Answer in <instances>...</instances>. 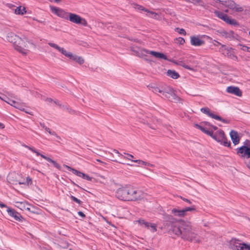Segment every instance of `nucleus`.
Masks as SVG:
<instances>
[{"mask_svg": "<svg viewBox=\"0 0 250 250\" xmlns=\"http://www.w3.org/2000/svg\"><path fill=\"white\" fill-rule=\"evenodd\" d=\"M164 229L171 235H175L184 240L195 243L201 242L200 237L195 232V230L189 222L178 223L174 221L171 215L165 217Z\"/></svg>", "mask_w": 250, "mask_h": 250, "instance_id": "1", "label": "nucleus"}, {"mask_svg": "<svg viewBox=\"0 0 250 250\" xmlns=\"http://www.w3.org/2000/svg\"><path fill=\"white\" fill-rule=\"evenodd\" d=\"M127 201H136L144 198V192L137 188L128 187Z\"/></svg>", "mask_w": 250, "mask_h": 250, "instance_id": "2", "label": "nucleus"}, {"mask_svg": "<svg viewBox=\"0 0 250 250\" xmlns=\"http://www.w3.org/2000/svg\"><path fill=\"white\" fill-rule=\"evenodd\" d=\"M238 239L232 238L229 242V248L233 250H250V245L240 243Z\"/></svg>", "mask_w": 250, "mask_h": 250, "instance_id": "3", "label": "nucleus"}, {"mask_svg": "<svg viewBox=\"0 0 250 250\" xmlns=\"http://www.w3.org/2000/svg\"><path fill=\"white\" fill-rule=\"evenodd\" d=\"M27 39H22L19 37L14 46L15 49L23 55H26L29 52L27 48Z\"/></svg>", "mask_w": 250, "mask_h": 250, "instance_id": "4", "label": "nucleus"}, {"mask_svg": "<svg viewBox=\"0 0 250 250\" xmlns=\"http://www.w3.org/2000/svg\"><path fill=\"white\" fill-rule=\"evenodd\" d=\"M214 14L227 23L234 26H238L239 23L235 19L230 18L226 14L219 11H215Z\"/></svg>", "mask_w": 250, "mask_h": 250, "instance_id": "5", "label": "nucleus"}, {"mask_svg": "<svg viewBox=\"0 0 250 250\" xmlns=\"http://www.w3.org/2000/svg\"><path fill=\"white\" fill-rule=\"evenodd\" d=\"M245 145H247L245 143ZM236 154L241 158H250V147L244 145L236 148Z\"/></svg>", "mask_w": 250, "mask_h": 250, "instance_id": "6", "label": "nucleus"}, {"mask_svg": "<svg viewBox=\"0 0 250 250\" xmlns=\"http://www.w3.org/2000/svg\"><path fill=\"white\" fill-rule=\"evenodd\" d=\"M200 110L202 112L204 113V114H207L209 117H210L214 119L221 121L223 123H225V124H228L229 123V122L228 120H227L225 119H223L221 117H220L218 115H215L214 113H212L211 112L210 109L209 108H208V107L201 108Z\"/></svg>", "mask_w": 250, "mask_h": 250, "instance_id": "7", "label": "nucleus"}, {"mask_svg": "<svg viewBox=\"0 0 250 250\" xmlns=\"http://www.w3.org/2000/svg\"><path fill=\"white\" fill-rule=\"evenodd\" d=\"M51 11L57 16L65 20H68V12H66L63 9L53 6H50Z\"/></svg>", "mask_w": 250, "mask_h": 250, "instance_id": "8", "label": "nucleus"}, {"mask_svg": "<svg viewBox=\"0 0 250 250\" xmlns=\"http://www.w3.org/2000/svg\"><path fill=\"white\" fill-rule=\"evenodd\" d=\"M128 193V187H123L117 189L116 196L120 200L127 201Z\"/></svg>", "mask_w": 250, "mask_h": 250, "instance_id": "9", "label": "nucleus"}, {"mask_svg": "<svg viewBox=\"0 0 250 250\" xmlns=\"http://www.w3.org/2000/svg\"><path fill=\"white\" fill-rule=\"evenodd\" d=\"M130 50L133 52V54L140 58H144L147 56V50L138 47L137 46H131Z\"/></svg>", "mask_w": 250, "mask_h": 250, "instance_id": "10", "label": "nucleus"}, {"mask_svg": "<svg viewBox=\"0 0 250 250\" xmlns=\"http://www.w3.org/2000/svg\"><path fill=\"white\" fill-rule=\"evenodd\" d=\"M218 33L223 37H225L226 39L232 40L238 37L237 34H235L232 30H230L227 32L224 30H221L217 31Z\"/></svg>", "mask_w": 250, "mask_h": 250, "instance_id": "11", "label": "nucleus"}, {"mask_svg": "<svg viewBox=\"0 0 250 250\" xmlns=\"http://www.w3.org/2000/svg\"><path fill=\"white\" fill-rule=\"evenodd\" d=\"M7 211L8 214L10 216L13 217L16 221H22V219H23V218L20 214V213L16 211L14 209L7 208Z\"/></svg>", "mask_w": 250, "mask_h": 250, "instance_id": "12", "label": "nucleus"}, {"mask_svg": "<svg viewBox=\"0 0 250 250\" xmlns=\"http://www.w3.org/2000/svg\"><path fill=\"white\" fill-rule=\"evenodd\" d=\"M227 92L239 97L242 95V92L239 88L234 86H228L227 88Z\"/></svg>", "mask_w": 250, "mask_h": 250, "instance_id": "13", "label": "nucleus"}, {"mask_svg": "<svg viewBox=\"0 0 250 250\" xmlns=\"http://www.w3.org/2000/svg\"><path fill=\"white\" fill-rule=\"evenodd\" d=\"M222 53L224 54L225 56H227L232 60L234 61H237L238 60L237 57L234 54L231 48L228 49L226 48L225 47L223 49V52Z\"/></svg>", "mask_w": 250, "mask_h": 250, "instance_id": "14", "label": "nucleus"}, {"mask_svg": "<svg viewBox=\"0 0 250 250\" xmlns=\"http://www.w3.org/2000/svg\"><path fill=\"white\" fill-rule=\"evenodd\" d=\"M194 126L198 129L201 130L204 133L208 135V136H210L214 139V137L215 136V133H213V132L212 130H210V128H209L208 129H207L206 127L203 126L202 125H199L197 124H195L194 125Z\"/></svg>", "mask_w": 250, "mask_h": 250, "instance_id": "15", "label": "nucleus"}, {"mask_svg": "<svg viewBox=\"0 0 250 250\" xmlns=\"http://www.w3.org/2000/svg\"><path fill=\"white\" fill-rule=\"evenodd\" d=\"M68 19L73 23L80 24L83 20V18L80 16L73 13H69Z\"/></svg>", "mask_w": 250, "mask_h": 250, "instance_id": "16", "label": "nucleus"}, {"mask_svg": "<svg viewBox=\"0 0 250 250\" xmlns=\"http://www.w3.org/2000/svg\"><path fill=\"white\" fill-rule=\"evenodd\" d=\"M7 104H10L16 108L19 109L21 111H24L26 113L31 114L28 112L25 111L24 108V105L23 103H20L14 100H9V102H7Z\"/></svg>", "mask_w": 250, "mask_h": 250, "instance_id": "17", "label": "nucleus"}, {"mask_svg": "<svg viewBox=\"0 0 250 250\" xmlns=\"http://www.w3.org/2000/svg\"><path fill=\"white\" fill-rule=\"evenodd\" d=\"M190 43L192 45L199 46L204 45L205 42L203 40H200L197 37L191 36L190 37Z\"/></svg>", "mask_w": 250, "mask_h": 250, "instance_id": "18", "label": "nucleus"}, {"mask_svg": "<svg viewBox=\"0 0 250 250\" xmlns=\"http://www.w3.org/2000/svg\"><path fill=\"white\" fill-rule=\"evenodd\" d=\"M229 135L234 145H236L239 143L240 138L237 131L232 130L230 132Z\"/></svg>", "mask_w": 250, "mask_h": 250, "instance_id": "19", "label": "nucleus"}, {"mask_svg": "<svg viewBox=\"0 0 250 250\" xmlns=\"http://www.w3.org/2000/svg\"><path fill=\"white\" fill-rule=\"evenodd\" d=\"M213 137L215 140L220 143L222 141H223L226 136L224 131L223 130L220 129L215 132V136Z\"/></svg>", "mask_w": 250, "mask_h": 250, "instance_id": "20", "label": "nucleus"}, {"mask_svg": "<svg viewBox=\"0 0 250 250\" xmlns=\"http://www.w3.org/2000/svg\"><path fill=\"white\" fill-rule=\"evenodd\" d=\"M147 54H151L156 58L164 59L165 60H167V56L162 53L147 50Z\"/></svg>", "mask_w": 250, "mask_h": 250, "instance_id": "21", "label": "nucleus"}, {"mask_svg": "<svg viewBox=\"0 0 250 250\" xmlns=\"http://www.w3.org/2000/svg\"><path fill=\"white\" fill-rule=\"evenodd\" d=\"M19 37L15 34L11 32L7 34V40L9 42L12 43L14 46Z\"/></svg>", "mask_w": 250, "mask_h": 250, "instance_id": "22", "label": "nucleus"}, {"mask_svg": "<svg viewBox=\"0 0 250 250\" xmlns=\"http://www.w3.org/2000/svg\"><path fill=\"white\" fill-rule=\"evenodd\" d=\"M17 174L15 173H10L7 177V181L11 184H19V181L16 180Z\"/></svg>", "mask_w": 250, "mask_h": 250, "instance_id": "23", "label": "nucleus"}, {"mask_svg": "<svg viewBox=\"0 0 250 250\" xmlns=\"http://www.w3.org/2000/svg\"><path fill=\"white\" fill-rule=\"evenodd\" d=\"M146 16L149 17V18L160 21L161 20V17L160 15L156 12H154L153 11H150L147 9V10H146Z\"/></svg>", "mask_w": 250, "mask_h": 250, "instance_id": "24", "label": "nucleus"}, {"mask_svg": "<svg viewBox=\"0 0 250 250\" xmlns=\"http://www.w3.org/2000/svg\"><path fill=\"white\" fill-rule=\"evenodd\" d=\"M147 87L154 93H157L158 92L162 94V87H158L154 84H150L147 86Z\"/></svg>", "mask_w": 250, "mask_h": 250, "instance_id": "25", "label": "nucleus"}, {"mask_svg": "<svg viewBox=\"0 0 250 250\" xmlns=\"http://www.w3.org/2000/svg\"><path fill=\"white\" fill-rule=\"evenodd\" d=\"M171 212L173 214H174V215L179 217L184 216L186 214L185 208H183L181 210L174 208L172 210Z\"/></svg>", "mask_w": 250, "mask_h": 250, "instance_id": "26", "label": "nucleus"}, {"mask_svg": "<svg viewBox=\"0 0 250 250\" xmlns=\"http://www.w3.org/2000/svg\"><path fill=\"white\" fill-rule=\"evenodd\" d=\"M167 75L172 79H177L180 77V75L175 70L169 69L167 71Z\"/></svg>", "mask_w": 250, "mask_h": 250, "instance_id": "27", "label": "nucleus"}, {"mask_svg": "<svg viewBox=\"0 0 250 250\" xmlns=\"http://www.w3.org/2000/svg\"><path fill=\"white\" fill-rule=\"evenodd\" d=\"M42 158L47 161L48 162L51 163L54 167L57 168V169L60 170L61 169V166L60 164L57 163L56 161H54L53 160L51 159L49 157H48L46 156H42Z\"/></svg>", "mask_w": 250, "mask_h": 250, "instance_id": "28", "label": "nucleus"}, {"mask_svg": "<svg viewBox=\"0 0 250 250\" xmlns=\"http://www.w3.org/2000/svg\"><path fill=\"white\" fill-rule=\"evenodd\" d=\"M173 90V89L171 87L165 85V86L162 87V95H164L166 94H169V93H171Z\"/></svg>", "mask_w": 250, "mask_h": 250, "instance_id": "29", "label": "nucleus"}, {"mask_svg": "<svg viewBox=\"0 0 250 250\" xmlns=\"http://www.w3.org/2000/svg\"><path fill=\"white\" fill-rule=\"evenodd\" d=\"M70 59L76 61L80 64H82L84 62V60L82 57L78 56L76 55H73V54L72 57H71Z\"/></svg>", "mask_w": 250, "mask_h": 250, "instance_id": "30", "label": "nucleus"}, {"mask_svg": "<svg viewBox=\"0 0 250 250\" xmlns=\"http://www.w3.org/2000/svg\"><path fill=\"white\" fill-rule=\"evenodd\" d=\"M172 94L169 99V101L174 102H177L180 100V98L178 97L174 92V90L171 93Z\"/></svg>", "mask_w": 250, "mask_h": 250, "instance_id": "31", "label": "nucleus"}, {"mask_svg": "<svg viewBox=\"0 0 250 250\" xmlns=\"http://www.w3.org/2000/svg\"><path fill=\"white\" fill-rule=\"evenodd\" d=\"M65 167H66V168H67L68 170H69V171L72 172L73 173H74V174H75L76 175L79 176V177H81V174H82V173L81 172L74 169V168H73L68 166H65Z\"/></svg>", "mask_w": 250, "mask_h": 250, "instance_id": "32", "label": "nucleus"}, {"mask_svg": "<svg viewBox=\"0 0 250 250\" xmlns=\"http://www.w3.org/2000/svg\"><path fill=\"white\" fill-rule=\"evenodd\" d=\"M132 7L137 10H140V11H144L146 12V10H147V9L144 6L139 5L137 3H132Z\"/></svg>", "mask_w": 250, "mask_h": 250, "instance_id": "33", "label": "nucleus"}, {"mask_svg": "<svg viewBox=\"0 0 250 250\" xmlns=\"http://www.w3.org/2000/svg\"><path fill=\"white\" fill-rule=\"evenodd\" d=\"M60 52L64 55L65 57L70 59L72 57V53L70 52L66 51L62 47Z\"/></svg>", "mask_w": 250, "mask_h": 250, "instance_id": "34", "label": "nucleus"}, {"mask_svg": "<svg viewBox=\"0 0 250 250\" xmlns=\"http://www.w3.org/2000/svg\"><path fill=\"white\" fill-rule=\"evenodd\" d=\"M220 144L223 145L225 146H227L231 148V143L229 141H228L226 137L224 138L223 141H222L221 142H220Z\"/></svg>", "mask_w": 250, "mask_h": 250, "instance_id": "35", "label": "nucleus"}, {"mask_svg": "<svg viewBox=\"0 0 250 250\" xmlns=\"http://www.w3.org/2000/svg\"><path fill=\"white\" fill-rule=\"evenodd\" d=\"M32 184V179L28 176L26 177V180L25 182H19V185H31Z\"/></svg>", "mask_w": 250, "mask_h": 250, "instance_id": "36", "label": "nucleus"}, {"mask_svg": "<svg viewBox=\"0 0 250 250\" xmlns=\"http://www.w3.org/2000/svg\"><path fill=\"white\" fill-rule=\"evenodd\" d=\"M177 64L180 66L183 67L185 68H186L188 70H193V69L189 66L187 65L184 62L179 61Z\"/></svg>", "mask_w": 250, "mask_h": 250, "instance_id": "37", "label": "nucleus"}, {"mask_svg": "<svg viewBox=\"0 0 250 250\" xmlns=\"http://www.w3.org/2000/svg\"><path fill=\"white\" fill-rule=\"evenodd\" d=\"M213 44L215 46H218L219 45H221V47L219 48V51L221 52H223V49L226 47L225 45L222 44L220 42H219L217 41L216 40H214L213 41Z\"/></svg>", "mask_w": 250, "mask_h": 250, "instance_id": "38", "label": "nucleus"}, {"mask_svg": "<svg viewBox=\"0 0 250 250\" xmlns=\"http://www.w3.org/2000/svg\"><path fill=\"white\" fill-rule=\"evenodd\" d=\"M62 107L65 109L69 113L71 114H77V112L70 108L69 106L62 105Z\"/></svg>", "mask_w": 250, "mask_h": 250, "instance_id": "39", "label": "nucleus"}, {"mask_svg": "<svg viewBox=\"0 0 250 250\" xmlns=\"http://www.w3.org/2000/svg\"><path fill=\"white\" fill-rule=\"evenodd\" d=\"M140 122L144 124H146L150 128H151L153 129H155V127L154 126L152 125L149 123V122H148V121L147 120H145L144 119H143L141 121H140Z\"/></svg>", "mask_w": 250, "mask_h": 250, "instance_id": "40", "label": "nucleus"}, {"mask_svg": "<svg viewBox=\"0 0 250 250\" xmlns=\"http://www.w3.org/2000/svg\"><path fill=\"white\" fill-rule=\"evenodd\" d=\"M44 129L47 132H48L50 135L55 136L57 138H58L59 139H61V138L59 136L57 135V134H56V133L55 131H51L50 129L48 127H45Z\"/></svg>", "mask_w": 250, "mask_h": 250, "instance_id": "41", "label": "nucleus"}, {"mask_svg": "<svg viewBox=\"0 0 250 250\" xmlns=\"http://www.w3.org/2000/svg\"><path fill=\"white\" fill-rule=\"evenodd\" d=\"M185 208L186 213L187 211H191L196 210V207L195 205H191L190 207H186Z\"/></svg>", "mask_w": 250, "mask_h": 250, "instance_id": "42", "label": "nucleus"}, {"mask_svg": "<svg viewBox=\"0 0 250 250\" xmlns=\"http://www.w3.org/2000/svg\"><path fill=\"white\" fill-rule=\"evenodd\" d=\"M80 177L83 178L84 179H86L88 181H92V179H93L92 177H90L88 175H86L83 173H82L81 176Z\"/></svg>", "mask_w": 250, "mask_h": 250, "instance_id": "43", "label": "nucleus"}, {"mask_svg": "<svg viewBox=\"0 0 250 250\" xmlns=\"http://www.w3.org/2000/svg\"><path fill=\"white\" fill-rule=\"evenodd\" d=\"M124 154L126 155L127 156L123 155L122 158H123L124 159L128 160H131L132 161L131 158H134L133 155H132V154H130L129 153H124Z\"/></svg>", "mask_w": 250, "mask_h": 250, "instance_id": "44", "label": "nucleus"}, {"mask_svg": "<svg viewBox=\"0 0 250 250\" xmlns=\"http://www.w3.org/2000/svg\"><path fill=\"white\" fill-rule=\"evenodd\" d=\"M21 6L17 7L15 9V13L16 14L23 15L24 14V12H22V11H21Z\"/></svg>", "mask_w": 250, "mask_h": 250, "instance_id": "45", "label": "nucleus"}, {"mask_svg": "<svg viewBox=\"0 0 250 250\" xmlns=\"http://www.w3.org/2000/svg\"><path fill=\"white\" fill-rule=\"evenodd\" d=\"M239 45L242 46L241 49L242 50H243L244 51H247V52H249V51H250V47H249L246 45H243L241 43L239 44Z\"/></svg>", "mask_w": 250, "mask_h": 250, "instance_id": "46", "label": "nucleus"}, {"mask_svg": "<svg viewBox=\"0 0 250 250\" xmlns=\"http://www.w3.org/2000/svg\"><path fill=\"white\" fill-rule=\"evenodd\" d=\"M70 198L74 202L78 203V204L81 205L82 204V202L75 196L71 195Z\"/></svg>", "mask_w": 250, "mask_h": 250, "instance_id": "47", "label": "nucleus"}, {"mask_svg": "<svg viewBox=\"0 0 250 250\" xmlns=\"http://www.w3.org/2000/svg\"><path fill=\"white\" fill-rule=\"evenodd\" d=\"M176 41L180 44H183L185 42L184 39L181 37L177 38Z\"/></svg>", "mask_w": 250, "mask_h": 250, "instance_id": "48", "label": "nucleus"}, {"mask_svg": "<svg viewBox=\"0 0 250 250\" xmlns=\"http://www.w3.org/2000/svg\"><path fill=\"white\" fill-rule=\"evenodd\" d=\"M149 227L151 228V231L154 232L157 231L156 225L155 224H151L149 225Z\"/></svg>", "mask_w": 250, "mask_h": 250, "instance_id": "49", "label": "nucleus"}, {"mask_svg": "<svg viewBox=\"0 0 250 250\" xmlns=\"http://www.w3.org/2000/svg\"><path fill=\"white\" fill-rule=\"evenodd\" d=\"M132 162H134L135 163H138V164H140V165H144V164H146V162L144 161H142V160H132Z\"/></svg>", "mask_w": 250, "mask_h": 250, "instance_id": "50", "label": "nucleus"}, {"mask_svg": "<svg viewBox=\"0 0 250 250\" xmlns=\"http://www.w3.org/2000/svg\"><path fill=\"white\" fill-rule=\"evenodd\" d=\"M180 198L181 199H182L184 201H185L187 203H188V204L189 205H192V201H190V200H188L187 198H185L184 197H183L182 196H180Z\"/></svg>", "mask_w": 250, "mask_h": 250, "instance_id": "51", "label": "nucleus"}, {"mask_svg": "<svg viewBox=\"0 0 250 250\" xmlns=\"http://www.w3.org/2000/svg\"><path fill=\"white\" fill-rule=\"evenodd\" d=\"M0 99L1 100H2V101H3L5 102H6V103H7V102H8V101H6V99H8V100H10V99L9 98H8L6 95H4V96H3V97H0Z\"/></svg>", "mask_w": 250, "mask_h": 250, "instance_id": "52", "label": "nucleus"}, {"mask_svg": "<svg viewBox=\"0 0 250 250\" xmlns=\"http://www.w3.org/2000/svg\"><path fill=\"white\" fill-rule=\"evenodd\" d=\"M78 214H79V215L80 216H81L82 218H84L85 217V214L82 211H78Z\"/></svg>", "mask_w": 250, "mask_h": 250, "instance_id": "53", "label": "nucleus"}, {"mask_svg": "<svg viewBox=\"0 0 250 250\" xmlns=\"http://www.w3.org/2000/svg\"><path fill=\"white\" fill-rule=\"evenodd\" d=\"M179 33L180 34H183L184 35H185L186 34V32L185 30L184 29H180Z\"/></svg>", "mask_w": 250, "mask_h": 250, "instance_id": "54", "label": "nucleus"}, {"mask_svg": "<svg viewBox=\"0 0 250 250\" xmlns=\"http://www.w3.org/2000/svg\"><path fill=\"white\" fill-rule=\"evenodd\" d=\"M138 222L140 225H144L146 221L144 219H139Z\"/></svg>", "mask_w": 250, "mask_h": 250, "instance_id": "55", "label": "nucleus"}, {"mask_svg": "<svg viewBox=\"0 0 250 250\" xmlns=\"http://www.w3.org/2000/svg\"><path fill=\"white\" fill-rule=\"evenodd\" d=\"M80 24H82V25H83L84 26H86L87 24V23L85 19H83L82 21Z\"/></svg>", "mask_w": 250, "mask_h": 250, "instance_id": "56", "label": "nucleus"}, {"mask_svg": "<svg viewBox=\"0 0 250 250\" xmlns=\"http://www.w3.org/2000/svg\"><path fill=\"white\" fill-rule=\"evenodd\" d=\"M54 103L57 104L60 106V107H62V105L60 104V102L58 100H55L54 101Z\"/></svg>", "mask_w": 250, "mask_h": 250, "instance_id": "57", "label": "nucleus"}, {"mask_svg": "<svg viewBox=\"0 0 250 250\" xmlns=\"http://www.w3.org/2000/svg\"><path fill=\"white\" fill-rule=\"evenodd\" d=\"M113 152H114L115 153L118 154L119 155V156H121L122 157V156L123 155L122 154L120 153L118 150L114 149L113 150Z\"/></svg>", "mask_w": 250, "mask_h": 250, "instance_id": "58", "label": "nucleus"}, {"mask_svg": "<svg viewBox=\"0 0 250 250\" xmlns=\"http://www.w3.org/2000/svg\"><path fill=\"white\" fill-rule=\"evenodd\" d=\"M202 123L204 124L206 126L211 127V125L208 122H204Z\"/></svg>", "mask_w": 250, "mask_h": 250, "instance_id": "59", "label": "nucleus"}, {"mask_svg": "<svg viewBox=\"0 0 250 250\" xmlns=\"http://www.w3.org/2000/svg\"><path fill=\"white\" fill-rule=\"evenodd\" d=\"M150 224V223H149L147 222H145L144 225L145 226V227L148 228L149 227Z\"/></svg>", "mask_w": 250, "mask_h": 250, "instance_id": "60", "label": "nucleus"}, {"mask_svg": "<svg viewBox=\"0 0 250 250\" xmlns=\"http://www.w3.org/2000/svg\"><path fill=\"white\" fill-rule=\"evenodd\" d=\"M171 94H171V93H169V94H166L164 96H165L167 99H168L169 100Z\"/></svg>", "mask_w": 250, "mask_h": 250, "instance_id": "61", "label": "nucleus"}, {"mask_svg": "<svg viewBox=\"0 0 250 250\" xmlns=\"http://www.w3.org/2000/svg\"><path fill=\"white\" fill-rule=\"evenodd\" d=\"M56 44H55L54 43H52V42H49L48 43V45L49 46H50L51 47H53V48H54V47H55Z\"/></svg>", "mask_w": 250, "mask_h": 250, "instance_id": "62", "label": "nucleus"}, {"mask_svg": "<svg viewBox=\"0 0 250 250\" xmlns=\"http://www.w3.org/2000/svg\"><path fill=\"white\" fill-rule=\"evenodd\" d=\"M28 149H29V150H30L31 151H32L33 152H34H34H35V150H36V149H35L34 147H33L29 146V147H28Z\"/></svg>", "mask_w": 250, "mask_h": 250, "instance_id": "63", "label": "nucleus"}, {"mask_svg": "<svg viewBox=\"0 0 250 250\" xmlns=\"http://www.w3.org/2000/svg\"><path fill=\"white\" fill-rule=\"evenodd\" d=\"M62 47H60L59 46H58L57 44H56L55 45V47H54V48L56 49L57 50H58L59 52L61 50Z\"/></svg>", "mask_w": 250, "mask_h": 250, "instance_id": "64", "label": "nucleus"}]
</instances>
